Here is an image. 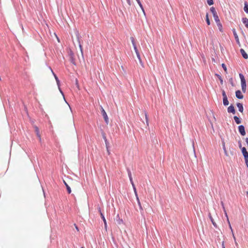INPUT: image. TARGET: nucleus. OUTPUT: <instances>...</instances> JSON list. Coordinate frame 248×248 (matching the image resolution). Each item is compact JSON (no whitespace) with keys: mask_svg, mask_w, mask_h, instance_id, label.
Returning <instances> with one entry per match:
<instances>
[{"mask_svg":"<svg viewBox=\"0 0 248 248\" xmlns=\"http://www.w3.org/2000/svg\"><path fill=\"white\" fill-rule=\"evenodd\" d=\"M206 22H207V24L208 25H209L210 24V20H209L208 16V14H207L206 16Z\"/></svg>","mask_w":248,"mask_h":248,"instance_id":"c85d7f7f","label":"nucleus"},{"mask_svg":"<svg viewBox=\"0 0 248 248\" xmlns=\"http://www.w3.org/2000/svg\"><path fill=\"white\" fill-rule=\"evenodd\" d=\"M126 1H127V3L129 5H131L130 0H126Z\"/></svg>","mask_w":248,"mask_h":248,"instance_id":"c9c22d12","label":"nucleus"},{"mask_svg":"<svg viewBox=\"0 0 248 248\" xmlns=\"http://www.w3.org/2000/svg\"><path fill=\"white\" fill-rule=\"evenodd\" d=\"M240 52L244 59H247L248 58V54L243 49L241 48L240 49Z\"/></svg>","mask_w":248,"mask_h":248,"instance_id":"6e6552de","label":"nucleus"},{"mask_svg":"<svg viewBox=\"0 0 248 248\" xmlns=\"http://www.w3.org/2000/svg\"><path fill=\"white\" fill-rule=\"evenodd\" d=\"M245 140H246V142H247V144L248 146V138H247Z\"/></svg>","mask_w":248,"mask_h":248,"instance_id":"a19ab883","label":"nucleus"},{"mask_svg":"<svg viewBox=\"0 0 248 248\" xmlns=\"http://www.w3.org/2000/svg\"><path fill=\"white\" fill-rule=\"evenodd\" d=\"M63 182L66 187V188H67V191H68V193H71V188L70 187V186L68 185V184L65 182V181H63Z\"/></svg>","mask_w":248,"mask_h":248,"instance_id":"dca6fc26","label":"nucleus"},{"mask_svg":"<svg viewBox=\"0 0 248 248\" xmlns=\"http://www.w3.org/2000/svg\"><path fill=\"white\" fill-rule=\"evenodd\" d=\"M131 184L132 185L133 189L134 188V187H136L134 183H132Z\"/></svg>","mask_w":248,"mask_h":248,"instance_id":"37998d69","label":"nucleus"},{"mask_svg":"<svg viewBox=\"0 0 248 248\" xmlns=\"http://www.w3.org/2000/svg\"><path fill=\"white\" fill-rule=\"evenodd\" d=\"M233 35L234 36L235 39H236L237 42L239 43L238 37L236 34V32L235 30H234L233 31Z\"/></svg>","mask_w":248,"mask_h":248,"instance_id":"aec40b11","label":"nucleus"},{"mask_svg":"<svg viewBox=\"0 0 248 248\" xmlns=\"http://www.w3.org/2000/svg\"><path fill=\"white\" fill-rule=\"evenodd\" d=\"M222 68H223V69L225 71H227V68H226V66L225 65V64L224 63H222Z\"/></svg>","mask_w":248,"mask_h":248,"instance_id":"2f4dec72","label":"nucleus"},{"mask_svg":"<svg viewBox=\"0 0 248 248\" xmlns=\"http://www.w3.org/2000/svg\"><path fill=\"white\" fill-rule=\"evenodd\" d=\"M145 116L146 124L147 125H149V123H148L149 120H148V115L146 113H145Z\"/></svg>","mask_w":248,"mask_h":248,"instance_id":"cd10ccee","label":"nucleus"},{"mask_svg":"<svg viewBox=\"0 0 248 248\" xmlns=\"http://www.w3.org/2000/svg\"><path fill=\"white\" fill-rule=\"evenodd\" d=\"M233 118L235 120V123L237 124H239L241 123V121L240 120V119L236 116H235L233 117Z\"/></svg>","mask_w":248,"mask_h":248,"instance_id":"2eb2a0df","label":"nucleus"},{"mask_svg":"<svg viewBox=\"0 0 248 248\" xmlns=\"http://www.w3.org/2000/svg\"><path fill=\"white\" fill-rule=\"evenodd\" d=\"M239 77L241 79L242 90V92L245 93L246 92L247 87L246 80L245 79L244 76L242 74H239Z\"/></svg>","mask_w":248,"mask_h":248,"instance_id":"f257e3e1","label":"nucleus"},{"mask_svg":"<svg viewBox=\"0 0 248 248\" xmlns=\"http://www.w3.org/2000/svg\"><path fill=\"white\" fill-rule=\"evenodd\" d=\"M223 103L224 106H228L229 105V101L227 97L223 98Z\"/></svg>","mask_w":248,"mask_h":248,"instance_id":"4468645a","label":"nucleus"},{"mask_svg":"<svg viewBox=\"0 0 248 248\" xmlns=\"http://www.w3.org/2000/svg\"><path fill=\"white\" fill-rule=\"evenodd\" d=\"M206 1H207L208 4L209 5H213L214 3L213 0H206Z\"/></svg>","mask_w":248,"mask_h":248,"instance_id":"bb28decb","label":"nucleus"},{"mask_svg":"<svg viewBox=\"0 0 248 248\" xmlns=\"http://www.w3.org/2000/svg\"><path fill=\"white\" fill-rule=\"evenodd\" d=\"M227 110L229 113H232L233 114L235 113V110L234 107L232 105H231L230 106H229Z\"/></svg>","mask_w":248,"mask_h":248,"instance_id":"20e7f679","label":"nucleus"},{"mask_svg":"<svg viewBox=\"0 0 248 248\" xmlns=\"http://www.w3.org/2000/svg\"><path fill=\"white\" fill-rule=\"evenodd\" d=\"M79 46L81 50H82V46H81V45L80 44H79Z\"/></svg>","mask_w":248,"mask_h":248,"instance_id":"c03bdc74","label":"nucleus"},{"mask_svg":"<svg viewBox=\"0 0 248 248\" xmlns=\"http://www.w3.org/2000/svg\"><path fill=\"white\" fill-rule=\"evenodd\" d=\"M222 248H225V246L224 244V242H222Z\"/></svg>","mask_w":248,"mask_h":248,"instance_id":"ea45409f","label":"nucleus"},{"mask_svg":"<svg viewBox=\"0 0 248 248\" xmlns=\"http://www.w3.org/2000/svg\"><path fill=\"white\" fill-rule=\"evenodd\" d=\"M129 180H130V181L131 182V183L132 184V183H134L133 181V179H132V177H131V178H129Z\"/></svg>","mask_w":248,"mask_h":248,"instance_id":"58836bf2","label":"nucleus"},{"mask_svg":"<svg viewBox=\"0 0 248 248\" xmlns=\"http://www.w3.org/2000/svg\"><path fill=\"white\" fill-rule=\"evenodd\" d=\"M52 72H53V71H52ZM52 73H53V75H54V76L55 77V79L56 80L57 83L59 85V84H60V80H59V79H58V77H57V76L54 74V73H53V72H52Z\"/></svg>","mask_w":248,"mask_h":248,"instance_id":"393cba45","label":"nucleus"},{"mask_svg":"<svg viewBox=\"0 0 248 248\" xmlns=\"http://www.w3.org/2000/svg\"><path fill=\"white\" fill-rule=\"evenodd\" d=\"M213 16L216 23L219 22L220 21L217 14L214 15Z\"/></svg>","mask_w":248,"mask_h":248,"instance_id":"a211bd4d","label":"nucleus"},{"mask_svg":"<svg viewBox=\"0 0 248 248\" xmlns=\"http://www.w3.org/2000/svg\"><path fill=\"white\" fill-rule=\"evenodd\" d=\"M238 143H239V147L240 148H241V149H242V144H241V142H240V141H239V142H238Z\"/></svg>","mask_w":248,"mask_h":248,"instance_id":"e433bc0d","label":"nucleus"},{"mask_svg":"<svg viewBox=\"0 0 248 248\" xmlns=\"http://www.w3.org/2000/svg\"><path fill=\"white\" fill-rule=\"evenodd\" d=\"M136 1H137L138 3L139 4V6H140V7L141 8L142 11H143L144 14L145 15V11H144V10L143 9V7L142 6V5L141 4L140 1V0H136Z\"/></svg>","mask_w":248,"mask_h":248,"instance_id":"6ab92c4d","label":"nucleus"},{"mask_svg":"<svg viewBox=\"0 0 248 248\" xmlns=\"http://www.w3.org/2000/svg\"><path fill=\"white\" fill-rule=\"evenodd\" d=\"M209 216L210 219V220H211V222H212V223L213 225L215 227H216V228H217V224L215 223V222L214 221V220L213 218H212V217H211V214H209Z\"/></svg>","mask_w":248,"mask_h":248,"instance_id":"f3484780","label":"nucleus"},{"mask_svg":"<svg viewBox=\"0 0 248 248\" xmlns=\"http://www.w3.org/2000/svg\"><path fill=\"white\" fill-rule=\"evenodd\" d=\"M238 130L240 132V134L242 136H244L246 135V132L245 130V127L243 125H241L238 126Z\"/></svg>","mask_w":248,"mask_h":248,"instance_id":"7ed1b4c3","label":"nucleus"},{"mask_svg":"<svg viewBox=\"0 0 248 248\" xmlns=\"http://www.w3.org/2000/svg\"><path fill=\"white\" fill-rule=\"evenodd\" d=\"M242 22L245 24L246 27L248 28V19L246 17L242 18Z\"/></svg>","mask_w":248,"mask_h":248,"instance_id":"f8f14e48","label":"nucleus"},{"mask_svg":"<svg viewBox=\"0 0 248 248\" xmlns=\"http://www.w3.org/2000/svg\"><path fill=\"white\" fill-rule=\"evenodd\" d=\"M136 198H137V202H138V204H139V206H140V208L141 209H142V206H141V205L140 202V200H139V197H136Z\"/></svg>","mask_w":248,"mask_h":248,"instance_id":"a878e982","label":"nucleus"},{"mask_svg":"<svg viewBox=\"0 0 248 248\" xmlns=\"http://www.w3.org/2000/svg\"><path fill=\"white\" fill-rule=\"evenodd\" d=\"M222 146H223V150L224 151V153L226 155L228 156V153H227V150H226V149L225 148V143L224 142H223L222 143Z\"/></svg>","mask_w":248,"mask_h":248,"instance_id":"4be33fe9","label":"nucleus"},{"mask_svg":"<svg viewBox=\"0 0 248 248\" xmlns=\"http://www.w3.org/2000/svg\"><path fill=\"white\" fill-rule=\"evenodd\" d=\"M247 195L248 196V192H247Z\"/></svg>","mask_w":248,"mask_h":248,"instance_id":"49530a36","label":"nucleus"},{"mask_svg":"<svg viewBox=\"0 0 248 248\" xmlns=\"http://www.w3.org/2000/svg\"><path fill=\"white\" fill-rule=\"evenodd\" d=\"M210 11H211V12L212 13L213 15H215V14H217V12H216V10H215V8H214V7H211V8H210Z\"/></svg>","mask_w":248,"mask_h":248,"instance_id":"b1692460","label":"nucleus"},{"mask_svg":"<svg viewBox=\"0 0 248 248\" xmlns=\"http://www.w3.org/2000/svg\"><path fill=\"white\" fill-rule=\"evenodd\" d=\"M222 94L223 96V98L227 97V95L225 93V92L224 90H222Z\"/></svg>","mask_w":248,"mask_h":248,"instance_id":"7c9ffc66","label":"nucleus"},{"mask_svg":"<svg viewBox=\"0 0 248 248\" xmlns=\"http://www.w3.org/2000/svg\"><path fill=\"white\" fill-rule=\"evenodd\" d=\"M103 139L105 140V141L106 142V144H107V140L106 137L105 136V134H103Z\"/></svg>","mask_w":248,"mask_h":248,"instance_id":"473e14b6","label":"nucleus"},{"mask_svg":"<svg viewBox=\"0 0 248 248\" xmlns=\"http://www.w3.org/2000/svg\"><path fill=\"white\" fill-rule=\"evenodd\" d=\"M128 176H129V178H131L132 177V174H131V173L130 172V171H128Z\"/></svg>","mask_w":248,"mask_h":248,"instance_id":"f704fd0d","label":"nucleus"},{"mask_svg":"<svg viewBox=\"0 0 248 248\" xmlns=\"http://www.w3.org/2000/svg\"><path fill=\"white\" fill-rule=\"evenodd\" d=\"M34 128H35V132L36 133V135H37V137L39 138V140H41V135H40V134L39 133V130L38 127L35 126H34Z\"/></svg>","mask_w":248,"mask_h":248,"instance_id":"9d476101","label":"nucleus"},{"mask_svg":"<svg viewBox=\"0 0 248 248\" xmlns=\"http://www.w3.org/2000/svg\"><path fill=\"white\" fill-rule=\"evenodd\" d=\"M236 105L238 108L239 111L241 112H243L244 110L243 104L240 103H237Z\"/></svg>","mask_w":248,"mask_h":248,"instance_id":"1a4fd4ad","label":"nucleus"},{"mask_svg":"<svg viewBox=\"0 0 248 248\" xmlns=\"http://www.w3.org/2000/svg\"><path fill=\"white\" fill-rule=\"evenodd\" d=\"M136 53V55H137V56L139 60V62H140V63L142 65L143 63H142V61H141V58H140V53L139 52V51H136L135 52Z\"/></svg>","mask_w":248,"mask_h":248,"instance_id":"ddd939ff","label":"nucleus"},{"mask_svg":"<svg viewBox=\"0 0 248 248\" xmlns=\"http://www.w3.org/2000/svg\"><path fill=\"white\" fill-rule=\"evenodd\" d=\"M219 79H220V80L221 82L222 83V81H223L222 79L221 78H220V77Z\"/></svg>","mask_w":248,"mask_h":248,"instance_id":"a18cd8bd","label":"nucleus"},{"mask_svg":"<svg viewBox=\"0 0 248 248\" xmlns=\"http://www.w3.org/2000/svg\"><path fill=\"white\" fill-rule=\"evenodd\" d=\"M101 113H102V115L104 119V120H105V122L106 123V124H108V123L109 122V120H108V116L107 114V113L106 112L105 110L103 108V107H101Z\"/></svg>","mask_w":248,"mask_h":248,"instance_id":"f03ea898","label":"nucleus"},{"mask_svg":"<svg viewBox=\"0 0 248 248\" xmlns=\"http://www.w3.org/2000/svg\"><path fill=\"white\" fill-rule=\"evenodd\" d=\"M131 42H132V45H133V47H134V49L135 50V51H138V50L137 49V46H136V43L135 42V40H134V39L133 38H131Z\"/></svg>","mask_w":248,"mask_h":248,"instance_id":"9b49d317","label":"nucleus"},{"mask_svg":"<svg viewBox=\"0 0 248 248\" xmlns=\"http://www.w3.org/2000/svg\"><path fill=\"white\" fill-rule=\"evenodd\" d=\"M117 223L118 224H121L123 223V221L122 219L119 218V219L117 220Z\"/></svg>","mask_w":248,"mask_h":248,"instance_id":"c756f323","label":"nucleus"},{"mask_svg":"<svg viewBox=\"0 0 248 248\" xmlns=\"http://www.w3.org/2000/svg\"><path fill=\"white\" fill-rule=\"evenodd\" d=\"M76 85H77V87H78V79H77L76 80Z\"/></svg>","mask_w":248,"mask_h":248,"instance_id":"4c0bfd02","label":"nucleus"},{"mask_svg":"<svg viewBox=\"0 0 248 248\" xmlns=\"http://www.w3.org/2000/svg\"><path fill=\"white\" fill-rule=\"evenodd\" d=\"M81 248H84L82 247H81Z\"/></svg>","mask_w":248,"mask_h":248,"instance_id":"de8ad7c7","label":"nucleus"},{"mask_svg":"<svg viewBox=\"0 0 248 248\" xmlns=\"http://www.w3.org/2000/svg\"><path fill=\"white\" fill-rule=\"evenodd\" d=\"M217 26L219 31H222V25H221L220 22L219 21V22L217 23Z\"/></svg>","mask_w":248,"mask_h":248,"instance_id":"5701e85b","label":"nucleus"},{"mask_svg":"<svg viewBox=\"0 0 248 248\" xmlns=\"http://www.w3.org/2000/svg\"><path fill=\"white\" fill-rule=\"evenodd\" d=\"M236 97L238 99H243L244 97L243 95L242 94L240 90H237L235 92Z\"/></svg>","mask_w":248,"mask_h":248,"instance_id":"423d86ee","label":"nucleus"},{"mask_svg":"<svg viewBox=\"0 0 248 248\" xmlns=\"http://www.w3.org/2000/svg\"><path fill=\"white\" fill-rule=\"evenodd\" d=\"M228 221L229 222V226H230V228H231V229L232 230V227H231V226L230 225V222L229 221V219L228 218Z\"/></svg>","mask_w":248,"mask_h":248,"instance_id":"79ce46f5","label":"nucleus"},{"mask_svg":"<svg viewBox=\"0 0 248 248\" xmlns=\"http://www.w3.org/2000/svg\"><path fill=\"white\" fill-rule=\"evenodd\" d=\"M242 153L245 159L248 158V153L245 147L242 148Z\"/></svg>","mask_w":248,"mask_h":248,"instance_id":"39448f33","label":"nucleus"},{"mask_svg":"<svg viewBox=\"0 0 248 248\" xmlns=\"http://www.w3.org/2000/svg\"><path fill=\"white\" fill-rule=\"evenodd\" d=\"M133 189H134V193L135 194V195H136V197H138V194H137V190H136V188L134 187V188Z\"/></svg>","mask_w":248,"mask_h":248,"instance_id":"72a5a7b5","label":"nucleus"},{"mask_svg":"<svg viewBox=\"0 0 248 248\" xmlns=\"http://www.w3.org/2000/svg\"><path fill=\"white\" fill-rule=\"evenodd\" d=\"M99 211L100 212V215H101V218H102L103 220V222H104V226H105V227L106 228V229H107V221L105 218V217L103 215V214L101 213V210L100 209L99 210Z\"/></svg>","mask_w":248,"mask_h":248,"instance_id":"0eeeda50","label":"nucleus"},{"mask_svg":"<svg viewBox=\"0 0 248 248\" xmlns=\"http://www.w3.org/2000/svg\"><path fill=\"white\" fill-rule=\"evenodd\" d=\"M244 10L246 13H248V4L247 2L245 3Z\"/></svg>","mask_w":248,"mask_h":248,"instance_id":"412c9836","label":"nucleus"}]
</instances>
